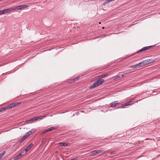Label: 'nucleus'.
I'll list each match as a JSON object with an SVG mask.
<instances>
[{"label":"nucleus","instance_id":"23","mask_svg":"<svg viewBox=\"0 0 160 160\" xmlns=\"http://www.w3.org/2000/svg\"><path fill=\"white\" fill-rule=\"evenodd\" d=\"M143 48V49H144V51H145L149 49V48H150V46H148L147 47H144Z\"/></svg>","mask_w":160,"mask_h":160},{"label":"nucleus","instance_id":"15","mask_svg":"<svg viewBox=\"0 0 160 160\" xmlns=\"http://www.w3.org/2000/svg\"><path fill=\"white\" fill-rule=\"evenodd\" d=\"M142 62L143 63L144 65H145L150 63V60H145V61H143Z\"/></svg>","mask_w":160,"mask_h":160},{"label":"nucleus","instance_id":"13","mask_svg":"<svg viewBox=\"0 0 160 160\" xmlns=\"http://www.w3.org/2000/svg\"><path fill=\"white\" fill-rule=\"evenodd\" d=\"M46 116H36L34 117V119L35 120H37L38 119H42V118L46 117Z\"/></svg>","mask_w":160,"mask_h":160},{"label":"nucleus","instance_id":"18","mask_svg":"<svg viewBox=\"0 0 160 160\" xmlns=\"http://www.w3.org/2000/svg\"><path fill=\"white\" fill-rule=\"evenodd\" d=\"M112 0H106L103 3L102 5L104 6H105L106 4L109 3L110 2L112 1Z\"/></svg>","mask_w":160,"mask_h":160},{"label":"nucleus","instance_id":"19","mask_svg":"<svg viewBox=\"0 0 160 160\" xmlns=\"http://www.w3.org/2000/svg\"><path fill=\"white\" fill-rule=\"evenodd\" d=\"M16 106V104L15 103H13L10 104L8 106V108L9 109L13 108Z\"/></svg>","mask_w":160,"mask_h":160},{"label":"nucleus","instance_id":"30","mask_svg":"<svg viewBox=\"0 0 160 160\" xmlns=\"http://www.w3.org/2000/svg\"><path fill=\"white\" fill-rule=\"evenodd\" d=\"M2 13H3V12H2V10H0V15L2 14Z\"/></svg>","mask_w":160,"mask_h":160},{"label":"nucleus","instance_id":"16","mask_svg":"<svg viewBox=\"0 0 160 160\" xmlns=\"http://www.w3.org/2000/svg\"><path fill=\"white\" fill-rule=\"evenodd\" d=\"M19 6L20 8V10L22 9H24L25 8L28 7V6L26 5H19Z\"/></svg>","mask_w":160,"mask_h":160},{"label":"nucleus","instance_id":"21","mask_svg":"<svg viewBox=\"0 0 160 160\" xmlns=\"http://www.w3.org/2000/svg\"><path fill=\"white\" fill-rule=\"evenodd\" d=\"M79 78V77H77V78H74L72 80L71 83L74 82H75L77 81V80H78Z\"/></svg>","mask_w":160,"mask_h":160},{"label":"nucleus","instance_id":"2","mask_svg":"<svg viewBox=\"0 0 160 160\" xmlns=\"http://www.w3.org/2000/svg\"><path fill=\"white\" fill-rule=\"evenodd\" d=\"M35 131V130L34 129H32L31 130L29 131L20 140L19 142L20 143H22V142H23L24 140H25V139L29 137L32 133V131H33V132Z\"/></svg>","mask_w":160,"mask_h":160},{"label":"nucleus","instance_id":"31","mask_svg":"<svg viewBox=\"0 0 160 160\" xmlns=\"http://www.w3.org/2000/svg\"><path fill=\"white\" fill-rule=\"evenodd\" d=\"M77 160L76 159V158H74V159H71V160Z\"/></svg>","mask_w":160,"mask_h":160},{"label":"nucleus","instance_id":"25","mask_svg":"<svg viewBox=\"0 0 160 160\" xmlns=\"http://www.w3.org/2000/svg\"><path fill=\"white\" fill-rule=\"evenodd\" d=\"M116 154V151H112L110 152V154L112 155H114Z\"/></svg>","mask_w":160,"mask_h":160},{"label":"nucleus","instance_id":"10","mask_svg":"<svg viewBox=\"0 0 160 160\" xmlns=\"http://www.w3.org/2000/svg\"><path fill=\"white\" fill-rule=\"evenodd\" d=\"M118 101H115L111 103V107H114L117 106V104H119V103H118Z\"/></svg>","mask_w":160,"mask_h":160},{"label":"nucleus","instance_id":"26","mask_svg":"<svg viewBox=\"0 0 160 160\" xmlns=\"http://www.w3.org/2000/svg\"><path fill=\"white\" fill-rule=\"evenodd\" d=\"M5 109L6 108L4 107L0 108V112L5 110Z\"/></svg>","mask_w":160,"mask_h":160},{"label":"nucleus","instance_id":"12","mask_svg":"<svg viewBox=\"0 0 160 160\" xmlns=\"http://www.w3.org/2000/svg\"><path fill=\"white\" fill-rule=\"evenodd\" d=\"M124 75H118L114 77V80H117L118 78H120L122 77H123Z\"/></svg>","mask_w":160,"mask_h":160},{"label":"nucleus","instance_id":"9","mask_svg":"<svg viewBox=\"0 0 160 160\" xmlns=\"http://www.w3.org/2000/svg\"><path fill=\"white\" fill-rule=\"evenodd\" d=\"M56 128V127H52L44 131L43 132H42V134L46 132H50L52 130H53L54 129H55L56 128Z\"/></svg>","mask_w":160,"mask_h":160},{"label":"nucleus","instance_id":"34","mask_svg":"<svg viewBox=\"0 0 160 160\" xmlns=\"http://www.w3.org/2000/svg\"><path fill=\"white\" fill-rule=\"evenodd\" d=\"M102 28H103V29H104V27H103Z\"/></svg>","mask_w":160,"mask_h":160},{"label":"nucleus","instance_id":"24","mask_svg":"<svg viewBox=\"0 0 160 160\" xmlns=\"http://www.w3.org/2000/svg\"><path fill=\"white\" fill-rule=\"evenodd\" d=\"M6 152L5 151L3 152H2L0 154V156L1 157V158H2L3 156L4 155V154Z\"/></svg>","mask_w":160,"mask_h":160},{"label":"nucleus","instance_id":"4","mask_svg":"<svg viewBox=\"0 0 160 160\" xmlns=\"http://www.w3.org/2000/svg\"><path fill=\"white\" fill-rule=\"evenodd\" d=\"M103 151V150H95L94 151H93L92 152H90V153L91 154L90 155L91 156H94L96 155L97 154H98L100 152H101Z\"/></svg>","mask_w":160,"mask_h":160},{"label":"nucleus","instance_id":"7","mask_svg":"<svg viewBox=\"0 0 160 160\" xmlns=\"http://www.w3.org/2000/svg\"><path fill=\"white\" fill-rule=\"evenodd\" d=\"M133 103V100H131L126 103L122 104V105L123 107H125V106H128V105H132Z\"/></svg>","mask_w":160,"mask_h":160},{"label":"nucleus","instance_id":"22","mask_svg":"<svg viewBox=\"0 0 160 160\" xmlns=\"http://www.w3.org/2000/svg\"><path fill=\"white\" fill-rule=\"evenodd\" d=\"M108 76V74H103V75H101V76H100V77L101 78H105V77Z\"/></svg>","mask_w":160,"mask_h":160},{"label":"nucleus","instance_id":"28","mask_svg":"<svg viewBox=\"0 0 160 160\" xmlns=\"http://www.w3.org/2000/svg\"><path fill=\"white\" fill-rule=\"evenodd\" d=\"M15 103L16 104V105H18L20 103V102H17Z\"/></svg>","mask_w":160,"mask_h":160},{"label":"nucleus","instance_id":"3","mask_svg":"<svg viewBox=\"0 0 160 160\" xmlns=\"http://www.w3.org/2000/svg\"><path fill=\"white\" fill-rule=\"evenodd\" d=\"M142 62H143V61L140 62L139 63L136 64L130 67L131 68H139V67H141L143 66H144V65L143 63Z\"/></svg>","mask_w":160,"mask_h":160},{"label":"nucleus","instance_id":"6","mask_svg":"<svg viewBox=\"0 0 160 160\" xmlns=\"http://www.w3.org/2000/svg\"><path fill=\"white\" fill-rule=\"evenodd\" d=\"M24 153V151H22L19 154L14 157V160H16L20 158L22 156L25 154Z\"/></svg>","mask_w":160,"mask_h":160},{"label":"nucleus","instance_id":"1","mask_svg":"<svg viewBox=\"0 0 160 160\" xmlns=\"http://www.w3.org/2000/svg\"><path fill=\"white\" fill-rule=\"evenodd\" d=\"M105 81L104 79H100L92 84V85L90 87V88H94L99 86L100 85L103 83Z\"/></svg>","mask_w":160,"mask_h":160},{"label":"nucleus","instance_id":"8","mask_svg":"<svg viewBox=\"0 0 160 160\" xmlns=\"http://www.w3.org/2000/svg\"><path fill=\"white\" fill-rule=\"evenodd\" d=\"M2 14L9 13L12 11V9L7 8L5 9L2 10Z\"/></svg>","mask_w":160,"mask_h":160},{"label":"nucleus","instance_id":"14","mask_svg":"<svg viewBox=\"0 0 160 160\" xmlns=\"http://www.w3.org/2000/svg\"><path fill=\"white\" fill-rule=\"evenodd\" d=\"M58 144L62 146H67L68 145V143L66 142H59Z\"/></svg>","mask_w":160,"mask_h":160},{"label":"nucleus","instance_id":"35","mask_svg":"<svg viewBox=\"0 0 160 160\" xmlns=\"http://www.w3.org/2000/svg\"><path fill=\"white\" fill-rule=\"evenodd\" d=\"M151 59H153L152 58H151Z\"/></svg>","mask_w":160,"mask_h":160},{"label":"nucleus","instance_id":"5","mask_svg":"<svg viewBox=\"0 0 160 160\" xmlns=\"http://www.w3.org/2000/svg\"><path fill=\"white\" fill-rule=\"evenodd\" d=\"M33 144L32 143H30L28 146H27L22 151H24V153L25 154L26 152L33 146Z\"/></svg>","mask_w":160,"mask_h":160},{"label":"nucleus","instance_id":"11","mask_svg":"<svg viewBox=\"0 0 160 160\" xmlns=\"http://www.w3.org/2000/svg\"><path fill=\"white\" fill-rule=\"evenodd\" d=\"M35 121V120L34 119V118H31L30 119L28 120H27L25 122L27 124H29V123H32V122H34Z\"/></svg>","mask_w":160,"mask_h":160},{"label":"nucleus","instance_id":"20","mask_svg":"<svg viewBox=\"0 0 160 160\" xmlns=\"http://www.w3.org/2000/svg\"><path fill=\"white\" fill-rule=\"evenodd\" d=\"M19 7V5L16 6L15 8L12 9V11L15 10H20V8Z\"/></svg>","mask_w":160,"mask_h":160},{"label":"nucleus","instance_id":"33","mask_svg":"<svg viewBox=\"0 0 160 160\" xmlns=\"http://www.w3.org/2000/svg\"><path fill=\"white\" fill-rule=\"evenodd\" d=\"M99 24H101V22H99Z\"/></svg>","mask_w":160,"mask_h":160},{"label":"nucleus","instance_id":"29","mask_svg":"<svg viewBox=\"0 0 160 160\" xmlns=\"http://www.w3.org/2000/svg\"><path fill=\"white\" fill-rule=\"evenodd\" d=\"M154 61V59L151 60V61H150L151 63H152V62H153Z\"/></svg>","mask_w":160,"mask_h":160},{"label":"nucleus","instance_id":"32","mask_svg":"<svg viewBox=\"0 0 160 160\" xmlns=\"http://www.w3.org/2000/svg\"><path fill=\"white\" fill-rule=\"evenodd\" d=\"M152 46H150L151 48H152Z\"/></svg>","mask_w":160,"mask_h":160},{"label":"nucleus","instance_id":"17","mask_svg":"<svg viewBox=\"0 0 160 160\" xmlns=\"http://www.w3.org/2000/svg\"><path fill=\"white\" fill-rule=\"evenodd\" d=\"M112 0H106L103 3L102 5L104 6H105L106 4L109 3L110 2L112 1Z\"/></svg>","mask_w":160,"mask_h":160},{"label":"nucleus","instance_id":"36","mask_svg":"<svg viewBox=\"0 0 160 160\" xmlns=\"http://www.w3.org/2000/svg\"><path fill=\"white\" fill-rule=\"evenodd\" d=\"M151 59H153L152 58H151Z\"/></svg>","mask_w":160,"mask_h":160},{"label":"nucleus","instance_id":"27","mask_svg":"<svg viewBox=\"0 0 160 160\" xmlns=\"http://www.w3.org/2000/svg\"><path fill=\"white\" fill-rule=\"evenodd\" d=\"M144 51V49H143V48H142V49H140V50H139L138 52V53H139V52H142V51Z\"/></svg>","mask_w":160,"mask_h":160}]
</instances>
